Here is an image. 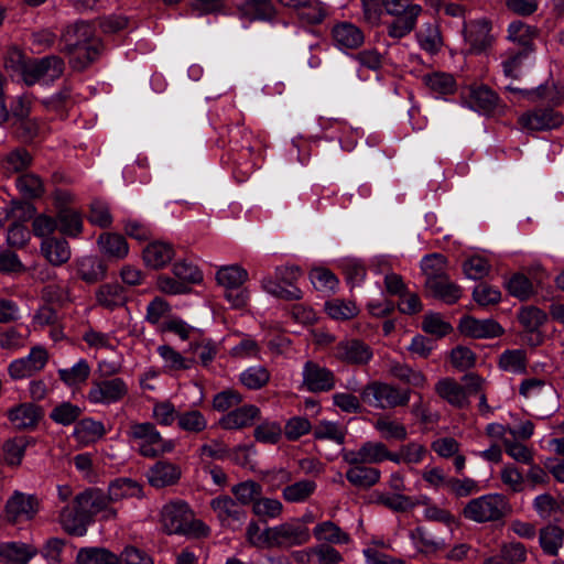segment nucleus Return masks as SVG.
I'll return each instance as SVG.
<instances>
[{"label":"nucleus","mask_w":564,"mask_h":564,"mask_svg":"<svg viewBox=\"0 0 564 564\" xmlns=\"http://www.w3.org/2000/svg\"><path fill=\"white\" fill-rule=\"evenodd\" d=\"M61 42L65 44L61 52L74 55L69 64L78 72L86 69L104 51V43L94 35L89 22L79 21L67 26L61 35Z\"/></svg>","instance_id":"1"},{"label":"nucleus","mask_w":564,"mask_h":564,"mask_svg":"<svg viewBox=\"0 0 564 564\" xmlns=\"http://www.w3.org/2000/svg\"><path fill=\"white\" fill-rule=\"evenodd\" d=\"M161 522L167 534L206 536L208 528L194 519V513L184 501L166 503L161 511Z\"/></svg>","instance_id":"2"},{"label":"nucleus","mask_w":564,"mask_h":564,"mask_svg":"<svg viewBox=\"0 0 564 564\" xmlns=\"http://www.w3.org/2000/svg\"><path fill=\"white\" fill-rule=\"evenodd\" d=\"M311 538L308 529L300 522H285L273 528H267L259 540L267 547L290 549L308 542Z\"/></svg>","instance_id":"3"},{"label":"nucleus","mask_w":564,"mask_h":564,"mask_svg":"<svg viewBox=\"0 0 564 564\" xmlns=\"http://www.w3.org/2000/svg\"><path fill=\"white\" fill-rule=\"evenodd\" d=\"M509 511V505L502 495H486L471 499L463 509V516L475 522L501 520Z\"/></svg>","instance_id":"4"},{"label":"nucleus","mask_w":564,"mask_h":564,"mask_svg":"<svg viewBox=\"0 0 564 564\" xmlns=\"http://www.w3.org/2000/svg\"><path fill=\"white\" fill-rule=\"evenodd\" d=\"M360 399L365 403L381 408H395L406 405L410 397L409 391L400 392L388 383L372 381L362 389Z\"/></svg>","instance_id":"5"},{"label":"nucleus","mask_w":564,"mask_h":564,"mask_svg":"<svg viewBox=\"0 0 564 564\" xmlns=\"http://www.w3.org/2000/svg\"><path fill=\"white\" fill-rule=\"evenodd\" d=\"M303 387L310 392H326L335 387V375L332 370L308 360L303 369Z\"/></svg>","instance_id":"6"},{"label":"nucleus","mask_w":564,"mask_h":564,"mask_svg":"<svg viewBox=\"0 0 564 564\" xmlns=\"http://www.w3.org/2000/svg\"><path fill=\"white\" fill-rule=\"evenodd\" d=\"M458 329L471 338H494L505 334L502 326L495 319H477L469 315L460 319Z\"/></svg>","instance_id":"7"},{"label":"nucleus","mask_w":564,"mask_h":564,"mask_svg":"<svg viewBox=\"0 0 564 564\" xmlns=\"http://www.w3.org/2000/svg\"><path fill=\"white\" fill-rule=\"evenodd\" d=\"M519 123L532 131L550 130L563 123V116L552 108H538L523 113L519 118Z\"/></svg>","instance_id":"8"},{"label":"nucleus","mask_w":564,"mask_h":564,"mask_svg":"<svg viewBox=\"0 0 564 564\" xmlns=\"http://www.w3.org/2000/svg\"><path fill=\"white\" fill-rule=\"evenodd\" d=\"M47 351L42 347H33L26 358L13 361L9 367L10 376L13 379H22L33 376L47 362Z\"/></svg>","instance_id":"9"},{"label":"nucleus","mask_w":564,"mask_h":564,"mask_svg":"<svg viewBox=\"0 0 564 564\" xmlns=\"http://www.w3.org/2000/svg\"><path fill=\"white\" fill-rule=\"evenodd\" d=\"M128 388L121 378L96 382L89 391V400L94 403H111L121 400Z\"/></svg>","instance_id":"10"},{"label":"nucleus","mask_w":564,"mask_h":564,"mask_svg":"<svg viewBox=\"0 0 564 564\" xmlns=\"http://www.w3.org/2000/svg\"><path fill=\"white\" fill-rule=\"evenodd\" d=\"M43 416L44 409L32 402L21 403L8 411L9 420L19 430L36 427Z\"/></svg>","instance_id":"11"},{"label":"nucleus","mask_w":564,"mask_h":564,"mask_svg":"<svg viewBox=\"0 0 564 564\" xmlns=\"http://www.w3.org/2000/svg\"><path fill=\"white\" fill-rule=\"evenodd\" d=\"M336 351L339 360L351 365H366L372 357L370 346L359 339L339 343Z\"/></svg>","instance_id":"12"},{"label":"nucleus","mask_w":564,"mask_h":564,"mask_svg":"<svg viewBox=\"0 0 564 564\" xmlns=\"http://www.w3.org/2000/svg\"><path fill=\"white\" fill-rule=\"evenodd\" d=\"M39 510V500L35 496H25L15 492L6 505L7 518L10 522L15 523L20 516H26L32 519Z\"/></svg>","instance_id":"13"},{"label":"nucleus","mask_w":564,"mask_h":564,"mask_svg":"<svg viewBox=\"0 0 564 564\" xmlns=\"http://www.w3.org/2000/svg\"><path fill=\"white\" fill-rule=\"evenodd\" d=\"M260 416L258 406L249 404L237 408L225 414L218 422L224 430H240L251 426Z\"/></svg>","instance_id":"14"},{"label":"nucleus","mask_w":564,"mask_h":564,"mask_svg":"<svg viewBox=\"0 0 564 564\" xmlns=\"http://www.w3.org/2000/svg\"><path fill=\"white\" fill-rule=\"evenodd\" d=\"M74 505L86 516H89V520L93 522L97 513L107 509L108 499L101 489L88 488L75 497Z\"/></svg>","instance_id":"15"},{"label":"nucleus","mask_w":564,"mask_h":564,"mask_svg":"<svg viewBox=\"0 0 564 564\" xmlns=\"http://www.w3.org/2000/svg\"><path fill=\"white\" fill-rule=\"evenodd\" d=\"M181 468L170 462L159 460L149 470V484L155 488L175 485L181 478Z\"/></svg>","instance_id":"16"},{"label":"nucleus","mask_w":564,"mask_h":564,"mask_svg":"<svg viewBox=\"0 0 564 564\" xmlns=\"http://www.w3.org/2000/svg\"><path fill=\"white\" fill-rule=\"evenodd\" d=\"M335 42L345 48L357 50L365 42V34L360 28L351 22H339L332 29Z\"/></svg>","instance_id":"17"},{"label":"nucleus","mask_w":564,"mask_h":564,"mask_svg":"<svg viewBox=\"0 0 564 564\" xmlns=\"http://www.w3.org/2000/svg\"><path fill=\"white\" fill-rule=\"evenodd\" d=\"M464 36L475 53H481L491 45L490 23L486 20L473 22L469 28H464Z\"/></svg>","instance_id":"18"},{"label":"nucleus","mask_w":564,"mask_h":564,"mask_svg":"<svg viewBox=\"0 0 564 564\" xmlns=\"http://www.w3.org/2000/svg\"><path fill=\"white\" fill-rule=\"evenodd\" d=\"M173 246L167 242L155 241L148 245L143 250V260L152 269L165 267L174 258Z\"/></svg>","instance_id":"19"},{"label":"nucleus","mask_w":564,"mask_h":564,"mask_svg":"<svg viewBox=\"0 0 564 564\" xmlns=\"http://www.w3.org/2000/svg\"><path fill=\"white\" fill-rule=\"evenodd\" d=\"M210 507L224 525H230L231 520L240 521L246 516L238 502L227 495L213 499Z\"/></svg>","instance_id":"20"},{"label":"nucleus","mask_w":564,"mask_h":564,"mask_svg":"<svg viewBox=\"0 0 564 564\" xmlns=\"http://www.w3.org/2000/svg\"><path fill=\"white\" fill-rule=\"evenodd\" d=\"M61 523L68 534L82 536L87 532V527L91 522L89 516H86L74 505L73 509L66 507L62 510Z\"/></svg>","instance_id":"21"},{"label":"nucleus","mask_w":564,"mask_h":564,"mask_svg":"<svg viewBox=\"0 0 564 564\" xmlns=\"http://www.w3.org/2000/svg\"><path fill=\"white\" fill-rule=\"evenodd\" d=\"M100 251L109 259H123L129 251L126 238L120 234L102 232L98 237Z\"/></svg>","instance_id":"22"},{"label":"nucleus","mask_w":564,"mask_h":564,"mask_svg":"<svg viewBox=\"0 0 564 564\" xmlns=\"http://www.w3.org/2000/svg\"><path fill=\"white\" fill-rule=\"evenodd\" d=\"M41 252L53 265L66 263L70 258V250L64 238L51 237L44 239L41 245Z\"/></svg>","instance_id":"23"},{"label":"nucleus","mask_w":564,"mask_h":564,"mask_svg":"<svg viewBox=\"0 0 564 564\" xmlns=\"http://www.w3.org/2000/svg\"><path fill=\"white\" fill-rule=\"evenodd\" d=\"M142 487L130 478H118L110 482L106 498L109 502H116L124 498H141Z\"/></svg>","instance_id":"24"},{"label":"nucleus","mask_w":564,"mask_h":564,"mask_svg":"<svg viewBox=\"0 0 564 564\" xmlns=\"http://www.w3.org/2000/svg\"><path fill=\"white\" fill-rule=\"evenodd\" d=\"M107 269L108 265L102 259L89 256L78 262L77 272L83 281L93 284L105 279Z\"/></svg>","instance_id":"25"},{"label":"nucleus","mask_w":564,"mask_h":564,"mask_svg":"<svg viewBox=\"0 0 564 564\" xmlns=\"http://www.w3.org/2000/svg\"><path fill=\"white\" fill-rule=\"evenodd\" d=\"M36 552V549L29 544L6 543L0 545V560L7 564H26Z\"/></svg>","instance_id":"26"},{"label":"nucleus","mask_w":564,"mask_h":564,"mask_svg":"<svg viewBox=\"0 0 564 564\" xmlns=\"http://www.w3.org/2000/svg\"><path fill=\"white\" fill-rule=\"evenodd\" d=\"M239 11L249 21H271L276 14L271 0H248L239 7Z\"/></svg>","instance_id":"27"},{"label":"nucleus","mask_w":564,"mask_h":564,"mask_svg":"<svg viewBox=\"0 0 564 564\" xmlns=\"http://www.w3.org/2000/svg\"><path fill=\"white\" fill-rule=\"evenodd\" d=\"M436 393L449 404L462 409L468 404L462 384L452 378H444L435 386Z\"/></svg>","instance_id":"28"},{"label":"nucleus","mask_w":564,"mask_h":564,"mask_svg":"<svg viewBox=\"0 0 564 564\" xmlns=\"http://www.w3.org/2000/svg\"><path fill=\"white\" fill-rule=\"evenodd\" d=\"M421 11V6H414L405 14L394 15V20L388 25V35L401 39L412 32Z\"/></svg>","instance_id":"29"},{"label":"nucleus","mask_w":564,"mask_h":564,"mask_svg":"<svg viewBox=\"0 0 564 564\" xmlns=\"http://www.w3.org/2000/svg\"><path fill=\"white\" fill-rule=\"evenodd\" d=\"M421 269L425 275L424 286L440 280L445 279L447 269V258L442 253H431L423 258Z\"/></svg>","instance_id":"30"},{"label":"nucleus","mask_w":564,"mask_h":564,"mask_svg":"<svg viewBox=\"0 0 564 564\" xmlns=\"http://www.w3.org/2000/svg\"><path fill=\"white\" fill-rule=\"evenodd\" d=\"M527 560V549L520 542H511L500 547L498 555L490 556L482 564H522Z\"/></svg>","instance_id":"31"},{"label":"nucleus","mask_w":564,"mask_h":564,"mask_svg":"<svg viewBox=\"0 0 564 564\" xmlns=\"http://www.w3.org/2000/svg\"><path fill=\"white\" fill-rule=\"evenodd\" d=\"M540 545L543 552L556 556L563 545L564 530L555 524H549L540 530Z\"/></svg>","instance_id":"32"},{"label":"nucleus","mask_w":564,"mask_h":564,"mask_svg":"<svg viewBox=\"0 0 564 564\" xmlns=\"http://www.w3.org/2000/svg\"><path fill=\"white\" fill-rule=\"evenodd\" d=\"M425 289L431 291L435 299L442 300L446 304H455L462 296V289L451 282L448 275L426 285Z\"/></svg>","instance_id":"33"},{"label":"nucleus","mask_w":564,"mask_h":564,"mask_svg":"<svg viewBox=\"0 0 564 564\" xmlns=\"http://www.w3.org/2000/svg\"><path fill=\"white\" fill-rule=\"evenodd\" d=\"M76 561L78 564H120L118 555L104 547L80 549Z\"/></svg>","instance_id":"34"},{"label":"nucleus","mask_w":564,"mask_h":564,"mask_svg":"<svg viewBox=\"0 0 564 564\" xmlns=\"http://www.w3.org/2000/svg\"><path fill=\"white\" fill-rule=\"evenodd\" d=\"M508 37L518 42L523 46V50L533 51V40L539 36L540 31L531 25L523 23L522 21H514L508 28Z\"/></svg>","instance_id":"35"},{"label":"nucleus","mask_w":564,"mask_h":564,"mask_svg":"<svg viewBox=\"0 0 564 564\" xmlns=\"http://www.w3.org/2000/svg\"><path fill=\"white\" fill-rule=\"evenodd\" d=\"M347 480L359 488H370L380 479V470L373 467L355 466L346 473Z\"/></svg>","instance_id":"36"},{"label":"nucleus","mask_w":564,"mask_h":564,"mask_svg":"<svg viewBox=\"0 0 564 564\" xmlns=\"http://www.w3.org/2000/svg\"><path fill=\"white\" fill-rule=\"evenodd\" d=\"M17 187L21 195L31 200L39 199L45 193V187L42 178L34 173H25L18 177Z\"/></svg>","instance_id":"37"},{"label":"nucleus","mask_w":564,"mask_h":564,"mask_svg":"<svg viewBox=\"0 0 564 564\" xmlns=\"http://www.w3.org/2000/svg\"><path fill=\"white\" fill-rule=\"evenodd\" d=\"M96 299L107 308L123 305L127 301L124 289L118 283L102 284L96 293Z\"/></svg>","instance_id":"38"},{"label":"nucleus","mask_w":564,"mask_h":564,"mask_svg":"<svg viewBox=\"0 0 564 564\" xmlns=\"http://www.w3.org/2000/svg\"><path fill=\"white\" fill-rule=\"evenodd\" d=\"M518 321L527 333H534L545 324L547 314L536 306L529 305L519 311Z\"/></svg>","instance_id":"39"},{"label":"nucleus","mask_w":564,"mask_h":564,"mask_svg":"<svg viewBox=\"0 0 564 564\" xmlns=\"http://www.w3.org/2000/svg\"><path fill=\"white\" fill-rule=\"evenodd\" d=\"M469 98L471 106L484 112L494 111L499 101L498 95L485 85L471 89Z\"/></svg>","instance_id":"40"},{"label":"nucleus","mask_w":564,"mask_h":564,"mask_svg":"<svg viewBox=\"0 0 564 564\" xmlns=\"http://www.w3.org/2000/svg\"><path fill=\"white\" fill-rule=\"evenodd\" d=\"M57 220L62 234L76 237L82 232L83 221L80 215L70 208L62 207L57 213Z\"/></svg>","instance_id":"41"},{"label":"nucleus","mask_w":564,"mask_h":564,"mask_svg":"<svg viewBox=\"0 0 564 564\" xmlns=\"http://www.w3.org/2000/svg\"><path fill=\"white\" fill-rule=\"evenodd\" d=\"M422 50L431 55L437 54L443 46V37L437 24H429L424 31L416 33Z\"/></svg>","instance_id":"42"},{"label":"nucleus","mask_w":564,"mask_h":564,"mask_svg":"<svg viewBox=\"0 0 564 564\" xmlns=\"http://www.w3.org/2000/svg\"><path fill=\"white\" fill-rule=\"evenodd\" d=\"M74 434L78 441L91 443L105 434V427L101 422L83 419L76 423Z\"/></svg>","instance_id":"43"},{"label":"nucleus","mask_w":564,"mask_h":564,"mask_svg":"<svg viewBox=\"0 0 564 564\" xmlns=\"http://www.w3.org/2000/svg\"><path fill=\"white\" fill-rule=\"evenodd\" d=\"M247 278V271L238 265L224 267L216 274L217 282L226 289H239Z\"/></svg>","instance_id":"44"},{"label":"nucleus","mask_w":564,"mask_h":564,"mask_svg":"<svg viewBox=\"0 0 564 564\" xmlns=\"http://www.w3.org/2000/svg\"><path fill=\"white\" fill-rule=\"evenodd\" d=\"M315 489V481L304 479L284 487L282 495L289 502H301L308 499Z\"/></svg>","instance_id":"45"},{"label":"nucleus","mask_w":564,"mask_h":564,"mask_svg":"<svg viewBox=\"0 0 564 564\" xmlns=\"http://www.w3.org/2000/svg\"><path fill=\"white\" fill-rule=\"evenodd\" d=\"M527 354L522 349L506 350L499 358V367L506 371L527 372Z\"/></svg>","instance_id":"46"},{"label":"nucleus","mask_w":564,"mask_h":564,"mask_svg":"<svg viewBox=\"0 0 564 564\" xmlns=\"http://www.w3.org/2000/svg\"><path fill=\"white\" fill-rule=\"evenodd\" d=\"M28 440L23 436L14 437L4 442L2 446L3 460L10 466H19L24 456Z\"/></svg>","instance_id":"47"},{"label":"nucleus","mask_w":564,"mask_h":564,"mask_svg":"<svg viewBox=\"0 0 564 564\" xmlns=\"http://www.w3.org/2000/svg\"><path fill=\"white\" fill-rule=\"evenodd\" d=\"M232 495L243 506L254 503L262 495V487L254 480H246L231 488Z\"/></svg>","instance_id":"48"},{"label":"nucleus","mask_w":564,"mask_h":564,"mask_svg":"<svg viewBox=\"0 0 564 564\" xmlns=\"http://www.w3.org/2000/svg\"><path fill=\"white\" fill-rule=\"evenodd\" d=\"M158 351L170 370H187L196 362L194 358L183 357L169 345L160 346Z\"/></svg>","instance_id":"49"},{"label":"nucleus","mask_w":564,"mask_h":564,"mask_svg":"<svg viewBox=\"0 0 564 564\" xmlns=\"http://www.w3.org/2000/svg\"><path fill=\"white\" fill-rule=\"evenodd\" d=\"M425 85L434 93L451 95L456 90V82L451 74L434 73L424 76Z\"/></svg>","instance_id":"50"},{"label":"nucleus","mask_w":564,"mask_h":564,"mask_svg":"<svg viewBox=\"0 0 564 564\" xmlns=\"http://www.w3.org/2000/svg\"><path fill=\"white\" fill-rule=\"evenodd\" d=\"M314 534L317 540H324L329 543H348L350 540L349 535L332 521L317 524L314 529Z\"/></svg>","instance_id":"51"},{"label":"nucleus","mask_w":564,"mask_h":564,"mask_svg":"<svg viewBox=\"0 0 564 564\" xmlns=\"http://www.w3.org/2000/svg\"><path fill=\"white\" fill-rule=\"evenodd\" d=\"M422 329L436 338H443L453 332V326L442 319L438 313H429L423 317Z\"/></svg>","instance_id":"52"},{"label":"nucleus","mask_w":564,"mask_h":564,"mask_svg":"<svg viewBox=\"0 0 564 564\" xmlns=\"http://www.w3.org/2000/svg\"><path fill=\"white\" fill-rule=\"evenodd\" d=\"M377 503L382 505L394 512H405L413 509L419 501L402 494H394L391 496L382 494L378 496Z\"/></svg>","instance_id":"53"},{"label":"nucleus","mask_w":564,"mask_h":564,"mask_svg":"<svg viewBox=\"0 0 564 564\" xmlns=\"http://www.w3.org/2000/svg\"><path fill=\"white\" fill-rule=\"evenodd\" d=\"M506 288L512 296L520 301H527L533 294L532 282L522 273L513 274L506 283Z\"/></svg>","instance_id":"54"},{"label":"nucleus","mask_w":564,"mask_h":564,"mask_svg":"<svg viewBox=\"0 0 564 564\" xmlns=\"http://www.w3.org/2000/svg\"><path fill=\"white\" fill-rule=\"evenodd\" d=\"M32 161L31 153L24 148L14 149L3 160L6 169L13 173L25 171L32 164Z\"/></svg>","instance_id":"55"},{"label":"nucleus","mask_w":564,"mask_h":564,"mask_svg":"<svg viewBox=\"0 0 564 564\" xmlns=\"http://www.w3.org/2000/svg\"><path fill=\"white\" fill-rule=\"evenodd\" d=\"M262 285L268 293L285 301L302 299V291L297 286H293V289H291L290 286L282 285L281 282L271 278L263 279Z\"/></svg>","instance_id":"56"},{"label":"nucleus","mask_w":564,"mask_h":564,"mask_svg":"<svg viewBox=\"0 0 564 564\" xmlns=\"http://www.w3.org/2000/svg\"><path fill=\"white\" fill-rule=\"evenodd\" d=\"M82 414V409L70 402H63L55 406L50 417L57 424L69 425L77 421Z\"/></svg>","instance_id":"57"},{"label":"nucleus","mask_w":564,"mask_h":564,"mask_svg":"<svg viewBox=\"0 0 564 564\" xmlns=\"http://www.w3.org/2000/svg\"><path fill=\"white\" fill-rule=\"evenodd\" d=\"M12 134L23 143H31L39 133V124L34 119L28 118L11 122Z\"/></svg>","instance_id":"58"},{"label":"nucleus","mask_w":564,"mask_h":564,"mask_svg":"<svg viewBox=\"0 0 564 564\" xmlns=\"http://www.w3.org/2000/svg\"><path fill=\"white\" fill-rule=\"evenodd\" d=\"M177 423L182 430L193 433H199L207 426L204 415L197 410L177 414Z\"/></svg>","instance_id":"59"},{"label":"nucleus","mask_w":564,"mask_h":564,"mask_svg":"<svg viewBox=\"0 0 564 564\" xmlns=\"http://www.w3.org/2000/svg\"><path fill=\"white\" fill-rule=\"evenodd\" d=\"M325 310L334 319H349L357 315L358 310L354 302L334 300L326 302Z\"/></svg>","instance_id":"60"},{"label":"nucleus","mask_w":564,"mask_h":564,"mask_svg":"<svg viewBox=\"0 0 564 564\" xmlns=\"http://www.w3.org/2000/svg\"><path fill=\"white\" fill-rule=\"evenodd\" d=\"M270 380V373L264 367L249 368L240 376V381L248 389L258 390Z\"/></svg>","instance_id":"61"},{"label":"nucleus","mask_w":564,"mask_h":564,"mask_svg":"<svg viewBox=\"0 0 564 564\" xmlns=\"http://www.w3.org/2000/svg\"><path fill=\"white\" fill-rule=\"evenodd\" d=\"M253 436L257 442L276 444L282 437V427L275 422H264L254 429Z\"/></svg>","instance_id":"62"},{"label":"nucleus","mask_w":564,"mask_h":564,"mask_svg":"<svg viewBox=\"0 0 564 564\" xmlns=\"http://www.w3.org/2000/svg\"><path fill=\"white\" fill-rule=\"evenodd\" d=\"M490 268L489 262L480 256H473L463 263L465 275L473 280H480L486 276Z\"/></svg>","instance_id":"63"},{"label":"nucleus","mask_w":564,"mask_h":564,"mask_svg":"<svg viewBox=\"0 0 564 564\" xmlns=\"http://www.w3.org/2000/svg\"><path fill=\"white\" fill-rule=\"evenodd\" d=\"M449 358L453 367L460 371L473 368L476 364V355L465 346L453 348Z\"/></svg>","instance_id":"64"}]
</instances>
